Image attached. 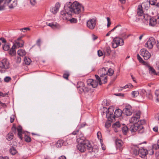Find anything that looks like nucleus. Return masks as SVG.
<instances>
[{
  "instance_id": "aec40b11",
  "label": "nucleus",
  "mask_w": 159,
  "mask_h": 159,
  "mask_svg": "<svg viewBox=\"0 0 159 159\" xmlns=\"http://www.w3.org/2000/svg\"><path fill=\"white\" fill-rule=\"evenodd\" d=\"M148 17L149 19V25L152 26H155L157 24L156 19L154 17L151 18L149 17Z\"/></svg>"
},
{
  "instance_id": "5fc2aeb1",
  "label": "nucleus",
  "mask_w": 159,
  "mask_h": 159,
  "mask_svg": "<svg viewBox=\"0 0 159 159\" xmlns=\"http://www.w3.org/2000/svg\"><path fill=\"white\" fill-rule=\"evenodd\" d=\"M107 27H109L110 26L111 24V20L110 18L108 17H107Z\"/></svg>"
},
{
  "instance_id": "e2e57ef3",
  "label": "nucleus",
  "mask_w": 159,
  "mask_h": 159,
  "mask_svg": "<svg viewBox=\"0 0 159 159\" xmlns=\"http://www.w3.org/2000/svg\"><path fill=\"white\" fill-rule=\"evenodd\" d=\"M113 125L114 126H116L117 127H120V123L119 121H117L115 124H114Z\"/></svg>"
},
{
  "instance_id": "a18cd8bd",
  "label": "nucleus",
  "mask_w": 159,
  "mask_h": 159,
  "mask_svg": "<svg viewBox=\"0 0 159 159\" xmlns=\"http://www.w3.org/2000/svg\"><path fill=\"white\" fill-rule=\"evenodd\" d=\"M159 148V145L157 142V144H153L152 145V149H153L157 150Z\"/></svg>"
},
{
  "instance_id": "72a5a7b5",
  "label": "nucleus",
  "mask_w": 159,
  "mask_h": 159,
  "mask_svg": "<svg viewBox=\"0 0 159 159\" xmlns=\"http://www.w3.org/2000/svg\"><path fill=\"white\" fill-rule=\"evenodd\" d=\"M122 129L123 134L125 135H126L128 131H129V129L128 127L126 126H123L122 128Z\"/></svg>"
},
{
  "instance_id": "412c9836",
  "label": "nucleus",
  "mask_w": 159,
  "mask_h": 159,
  "mask_svg": "<svg viewBox=\"0 0 159 159\" xmlns=\"http://www.w3.org/2000/svg\"><path fill=\"white\" fill-rule=\"evenodd\" d=\"M72 134L73 135H78L80 138L83 139L84 134L81 132L79 131V129H76V130L74 131Z\"/></svg>"
},
{
  "instance_id": "39448f33",
  "label": "nucleus",
  "mask_w": 159,
  "mask_h": 159,
  "mask_svg": "<svg viewBox=\"0 0 159 159\" xmlns=\"http://www.w3.org/2000/svg\"><path fill=\"white\" fill-rule=\"evenodd\" d=\"M129 131L131 132H134L137 131L139 133L142 134L144 131V129L143 126L139 124L133 125L130 127Z\"/></svg>"
},
{
  "instance_id": "58836bf2",
  "label": "nucleus",
  "mask_w": 159,
  "mask_h": 159,
  "mask_svg": "<svg viewBox=\"0 0 159 159\" xmlns=\"http://www.w3.org/2000/svg\"><path fill=\"white\" fill-rule=\"evenodd\" d=\"M89 91V89L85 87L84 86V88H83L82 89H79V91L81 93L82 92H84V93H86L87 92H88Z\"/></svg>"
},
{
  "instance_id": "c756f323",
  "label": "nucleus",
  "mask_w": 159,
  "mask_h": 159,
  "mask_svg": "<svg viewBox=\"0 0 159 159\" xmlns=\"http://www.w3.org/2000/svg\"><path fill=\"white\" fill-rule=\"evenodd\" d=\"M84 84L83 82L80 81L78 82L77 84V87L78 89L79 90L80 89H82L84 88Z\"/></svg>"
},
{
  "instance_id": "6e6552de",
  "label": "nucleus",
  "mask_w": 159,
  "mask_h": 159,
  "mask_svg": "<svg viewBox=\"0 0 159 159\" xmlns=\"http://www.w3.org/2000/svg\"><path fill=\"white\" fill-rule=\"evenodd\" d=\"M69 11L68 12H67L66 11H61V14L62 16V18L63 20L68 21L69 19L71 17V11Z\"/></svg>"
},
{
  "instance_id": "69168bd1",
  "label": "nucleus",
  "mask_w": 159,
  "mask_h": 159,
  "mask_svg": "<svg viewBox=\"0 0 159 159\" xmlns=\"http://www.w3.org/2000/svg\"><path fill=\"white\" fill-rule=\"evenodd\" d=\"M30 3L32 5H34L35 3H36V1L35 0H30Z\"/></svg>"
},
{
  "instance_id": "4c0bfd02",
  "label": "nucleus",
  "mask_w": 159,
  "mask_h": 159,
  "mask_svg": "<svg viewBox=\"0 0 159 159\" xmlns=\"http://www.w3.org/2000/svg\"><path fill=\"white\" fill-rule=\"evenodd\" d=\"M13 135L12 133H9L7 136V139L8 140H11L13 138Z\"/></svg>"
},
{
  "instance_id": "de8ad7c7",
  "label": "nucleus",
  "mask_w": 159,
  "mask_h": 159,
  "mask_svg": "<svg viewBox=\"0 0 159 159\" xmlns=\"http://www.w3.org/2000/svg\"><path fill=\"white\" fill-rule=\"evenodd\" d=\"M25 141L27 142H29L31 141V138L29 136H25L24 137Z\"/></svg>"
},
{
  "instance_id": "c85d7f7f",
  "label": "nucleus",
  "mask_w": 159,
  "mask_h": 159,
  "mask_svg": "<svg viewBox=\"0 0 159 159\" xmlns=\"http://www.w3.org/2000/svg\"><path fill=\"white\" fill-rule=\"evenodd\" d=\"M146 66L149 69V72L151 73L152 74H153L155 75H157L156 73L155 70L153 69L152 67L150 66L148 64H147Z\"/></svg>"
},
{
  "instance_id": "5701e85b",
  "label": "nucleus",
  "mask_w": 159,
  "mask_h": 159,
  "mask_svg": "<svg viewBox=\"0 0 159 159\" xmlns=\"http://www.w3.org/2000/svg\"><path fill=\"white\" fill-rule=\"evenodd\" d=\"M103 52L105 55L107 56H109L111 52L110 47H106L103 50Z\"/></svg>"
},
{
  "instance_id": "f3484780",
  "label": "nucleus",
  "mask_w": 159,
  "mask_h": 159,
  "mask_svg": "<svg viewBox=\"0 0 159 159\" xmlns=\"http://www.w3.org/2000/svg\"><path fill=\"white\" fill-rule=\"evenodd\" d=\"M46 24L47 25L50 26L53 29H59L60 27V25L56 22L52 23L46 22Z\"/></svg>"
},
{
  "instance_id": "f704fd0d",
  "label": "nucleus",
  "mask_w": 159,
  "mask_h": 159,
  "mask_svg": "<svg viewBox=\"0 0 159 159\" xmlns=\"http://www.w3.org/2000/svg\"><path fill=\"white\" fill-rule=\"evenodd\" d=\"M9 151L11 153L12 155H15L17 152V151L16 149L13 146H12V147L10 148Z\"/></svg>"
},
{
  "instance_id": "6ab92c4d",
  "label": "nucleus",
  "mask_w": 159,
  "mask_h": 159,
  "mask_svg": "<svg viewBox=\"0 0 159 159\" xmlns=\"http://www.w3.org/2000/svg\"><path fill=\"white\" fill-rule=\"evenodd\" d=\"M108 68H105L103 67L101 69L99 70L98 71V73L100 75L105 76L107 74Z\"/></svg>"
},
{
  "instance_id": "4be33fe9",
  "label": "nucleus",
  "mask_w": 159,
  "mask_h": 159,
  "mask_svg": "<svg viewBox=\"0 0 159 159\" xmlns=\"http://www.w3.org/2000/svg\"><path fill=\"white\" fill-rule=\"evenodd\" d=\"M24 42L23 40L21 41V42L16 41L13 45H15L16 46V47L17 48L19 47H22L24 46Z\"/></svg>"
},
{
  "instance_id": "6e6d98bb",
  "label": "nucleus",
  "mask_w": 159,
  "mask_h": 159,
  "mask_svg": "<svg viewBox=\"0 0 159 159\" xmlns=\"http://www.w3.org/2000/svg\"><path fill=\"white\" fill-rule=\"evenodd\" d=\"M8 92L7 93H2V92L0 91V97L2 96V97H4L7 95H8Z\"/></svg>"
},
{
  "instance_id": "ddd939ff",
  "label": "nucleus",
  "mask_w": 159,
  "mask_h": 159,
  "mask_svg": "<svg viewBox=\"0 0 159 159\" xmlns=\"http://www.w3.org/2000/svg\"><path fill=\"white\" fill-rule=\"evenodd\" d=\"M140 118V112H138L136 113L135 115L132 117L129 120V121L130 123H133L136 124V123L138 122L139 121V119Z\"/></svg>"
},
{
  "instance_id": "f257e3e1",
  "label": "nucleus",
  "mask_w": 159,
  "mask_h": 159,
  "mask_svg": "<svg viewBox=\"0 0 159 159\" xmlns=\"http://www.w3.org/2000/svg\"><path fill=\"white\" fill-rule=\"evenodd\" d=\"M77 141L78 143L77 147L81 152H84L86 149L91 153L98 151V149L93 147L89 142L85 138H78Z\"/></svg>"
},
{
  "instance_id": "4d7b16f0",
  "label": "nucleus",
  "mask_w": 159,
  "mask_h": 159,
  "mask_svg": "<svg viewBox=\"0 0 159 159\" xmlns=\"http://www.w3.org/2000/svg\"><path fill=\"white\" fill-rule=\"evenodd\" d=\"M133 20L134 22H138L140 20V18L136 16V17L133 18Z\"/></svg>"
},
{
  "instance_id": "20e7f679",
  "label": "nucleus",
  "mask_w": 159,
  "mask_h": 159,
  "mask_svg": "<svg viewBox=\"0 0 159 159\" xmlns=\"http://www.w3.org/2000/svg\"><path fill=\"white\" fill-rule=\"evenodd\" d=\"M64 10H84V7L77 1L72 3L70 2H67L64 6Z\"/></svg>"
},
{
  "instance_id": "bb28decb",
  "label": "nucleus",
  "mask_w": 159,
  "mask_h": 159,
  "mask_svg": "<svg viewBox=\"0 0 159 159\" xmlns=\"http://www.w3.org/2000/svg\"><path fill=\"white\" fill-rule=\"evenodd\" d=\"M124 113L127 116H129L132 114V112L129 108H125L123 110Z\"/></svg>"
},
{
  "instance_id": "49530a36",
  "label": "nucleus",
  "mask_w": 159,
  "mask_h": 159,
  "mask_svg": "<svg viewBox=\"0 0 159 159\" xmlns=\"http://www.w3.org/2000/svg\"><path fill=\"white\" fill-rule=\"evenodd\" d=\"M95 76L96 80H97V81L98 82L99 84L101 85L102 84V82H101L100 77H99L97 75H95Z\"/></svg>"
},
{
  "instance_id": "f8f14e48",
  "label": "nucleus",
  "mask_w": 159,
  "mask_h": 159,
  "mask_svg": "<svg viewBox=\"0 0 159 159\" xmlns=\"http://www.w3.org/2000/svg\"><path fill=\"white\" fill-rule=\"evenodd\" d=\"M150 7L148 1L143 3L138 6L137 10H148Z\"/></svg>"
},
{
  "instance_id": "2f4dec72",
  "label": "nucleus",
  "mask_w": 159,
  "mask_h": 159,
  "mask_svg": "<svg viewBox=\"0 0 159 159\" xmlns=\"http://www.w3.org/2000/svg\"><path fill=\"white\" fill-rule=\"evenodd\" d=\"M26 52L24 49H20L17 51L18 54L20 56H23L26 54Z\"/></svg>"
},
{
  "instance_id": "37998d69",
  "label": "nucleus",
  "mask_w": 159,
  "mask_h": 159,
  "mask_svg": "<svg viewBox=\"0 0 159 159\" xmlns=\"http://www.w3.org/2000/svg\"><path fill=\"white\" fill-rule=\"evenodd\" d=\"M155 95L156 97V99L157 101H159V90H157L155 92Z\"/></svg>"
},
{
  "instance_id": "0e129e2a",
  "label": "nucleus",
  "mask_w": 159,
  "mask_h": 159,
  "mask_svg": "<svg viewBox=\"0 0 159 159\" xmlns=\"http://www.w3.org/2000/svg\"><path fill=\"white\" fill-rule=\"evenodd\" d=\"M121 25H120V24H119V25H117V26H115L113 29L112 30H111L110 31L111 32H112V31H114L116 28H117V27H121Z\"/></svg>"
},
{
  "instance_id": "774afa93",
  "label": "nucleus",
  "mask_w": 159,
  "mask_h": 159,
  "mask_svg": "<svg viewBox=\"0 0 159 159\" xmlns=\"http://www.w3.org/2000/svg\"><path fill=\"white\" fill-rule=\"evenodd\" d=\"M58 159H66V157L64 156H61L58 158Z\"/></svg>"
},
{
  "instance_id": "c9c22d12",
  "label": "nucleus",
  "mask_w": 159,
  "mask_h": 159,
  "mask_svg": "<svg viewBox=\"0 0 159 159\" xmlns=\"http://www.w3.org/2000/svg\"><path fill=\"white\" fill-rule=\"evenodd\" d=\"M24 61L25 64L27 65H29L31 61L30 58L26 57H24Z\"/></svg>"
},
{
  "instance_id": "b1692460",
  "label": "nucleus",
  "mask_w": 159,
  "mask_h": 159,
  "mask_svg": "<svg viewBox=\"0 0 159 159\" xmlns=\"http://www.w3.org/2000/svg\"><path fill=\"white\" fill-rule=\"evenodd\" d=\"M142 91L143 93H144V92L146 93V96L148 98L150 99H152L153 97L150 90H148L147 91H146L145 90H143Z\"/></svg>"
},
{
  "instance_id": "e433bc0d",
  "label": "nucleus",
  "mask_w": 159,
  "mask_h": 159,
  "mask_svg": "<svg viewBox=\"0 0 159 159\" xmlns=\"http://www.w3.org/2000/svg\"><path fill=\"white\" fill-rule=\"evenodd\" d=\"M63 141L62 140L58 141L56 144V146L57 148L61 147L63 145Z\"/></svg>"
},
{
  "instance_id": "a19ab883",
  "label": "nucleus",
  "mask_w": 159,
  "mask_h": 159,
  "mask_svg": "<svg viewBox=\"0 0 159 159\" xmlns=\"http://www.w3.org/2000/svg\"><path fill=\"white\" fill-rule=\"evenodd\" d=\"M114 72V70L111 68L107 69V74L109 76H111L113 74Z\"/></svg>"
},
{
  "instance_id": "4468645a",
  "label": "nucleus",
  "mask_w": 159,
  "mask_h": 159,
  "mask_svg": "<svg viewBox=\"0 0 159 159\" xmlns=\"http://www.w3.org/2000/svg\"><path fill=\"white\" fill-rule=\"evenodd\" d=\"M87 84L88 85H91L93 88H96L98 85V82L95 80L89 79L87 81Z\"/></svg>"
},
{
  "instance_id": "8fccbe9b",
  "label": "nucleus",
  "mask_w": 159,
  "mask_h": 159,
  "mask_svg": "<svg viewBox=\"0 0 159 159\" xmlns=\"http://www.w3.org/2000/svg\"><path fill=\"white\" fill-rule=\"evenodd\" d=\"M69 75V74L68 73H66L63 74V77L64 79L68 80V77Z\"/></svg>"
},
{
  "instance_id": "79ce46f5",
  "label": "nucleus",
  "mask_w": 159,
  "mask_h": 159,
  "mask_svg": "<svg viewBox=\"0 0 159 159\" xmlns=\"http://www.w3.org/2000/svg\"><path fill=\"white\" fill-rule=\"evenodd\" d=\"M137 59L139 61V62L143 63L144 64H145L146 63V62L143 60L139 54H137Z\"/></svg>"
},
{
  "instance_id": "bf43d9fd",
  "label": "nucleus",
  "mask_w": 159,
  "mask_h": 159,
  "mask_svg": "<svg viewBox=\"0 0 159 159\" xmlns=\"http://www.w3.org/2000/svg\"><path fill=\"white\" fill-rule=\"evenodd\" d=\"M97 136L98 137V138L99 139H101V138H102V136H101V133L100 132H98L97 133Z\"/></svg>"
},
{
  "instance_id": "f03ea898",
  "label": "nucleus",
  "mask_w": 159,
  "mask_h": 159,
  "mask_svg": "<svg viewBox=\"0 0 159 159\" xmlns=\"http://www.w3.org/2000/svg\"><path fill=\"white\" fill-rule=\"evenodd\" d=\"M114 108L112 107H110L107 109L106 111V117L109 121L111 122H113L115 120V117H119L122 114V111L120 109H116L114 112V115H113V113Z\"/></svg>"
},
{
  "instance_id": "a878e982",
  "label": "nucleus",
  "mask_w": 159,
  "mask_h": 159,
  "mask_svg": "<svg viewBox=\"0 0 159 159\" xmlns=\"http://www.w3.org/2000/svg\"><path fill=\"white\" fill-rule=\"evenodd\" d=\"M22 127L20 126H18L17 128V129L18 131V136L21 140L22 139Z\"/></svg>"
},
{
  "instance_id": "052dcab7",
  "label": "nucleus",
  "mask_w": 159,
  "mask_h": 159,
  "mask_svg": "<svg viewBox=\"0 0 159 159\" xmlns=\"http://www.w3.org/2000/svg\"><path fill=\"white\" fill-rule=\"evenodd\" d=\"M21 58L20 57H17L16 62L17 63H20L21 61Z\"/></svg>"
},
{
  "instance_id": "680f3d73",
  "label": "nucleus",
  "mask_w": 159,
  "mask_h": 159,
  "mask_svg": "<svg viewBox=\"0 0 159 159\" xmlns=\"http://www.w3.org/2000/svg\"><path fill=\"white\" fill-rule=\"evenodd\" d=\"M0 40L2 41V42L4 43H6L7 41L6 39L3 38H0Z\"/></svg>"
},
{
  "instance_id": "393cba45",
  "label": "nucleus",
  "mask_w": 159,
  "mask_h": 159,
  "mask_svg": "<svg viewBox=\"0 0 159 159\" xmlns=\"http://www.w3.org/2000/svg\"><path fill=\"white\" fill-rule=\"evenodd\" d=\"M17 49L15 45H13L9 51L10 54L12 56H14L16 53V51L15 49Z\"/></svg>"
},
{
  "instance_id": "473e14b6",
  "label": "nucleus",
  "mask_w": 159,
  "mask_h": 159,
  "mask_svg": "<svg viewBox=\"0 0 159 159\" xmlns=\"http://www.w3.org/2000/svg\"><path fill=\"white\" fill-rule=\"evenodd\" d=\"M100 77L101 82L102 81L103 83L105 84L106 83L107 80V76H105L104 75H100Z\"/></svg>"
},
{
  "instance_id": "a211bd4d",
  "label": "nucleus",
  "mask_w": 159,
  "mask_h": 159,
  "mask_svg": "<svg viewBox=\"0 0 159 159\" xmlns=\"http://www.w3.org/2000/svg\"><path fill=\"white\" fill-rule=\"evenodd\" d=\"M137 16L143 17L146 20H148L147 18L148 17V15L144 14L143 11H138L137 12V15H136V16Z\"/></svg>"
},
{
  "instance_id": "13d9d810",
  "label": "nucleus",
  "mask_w": 159,
  "mask_h": 159,
  "mask_svg": "<svg viewBox=\"0 0 159 159\" xmlns=\"http://www.w3.org/2000/svg\"><path fill=\"white\" fill-rule=\"evenodd\" d=\"M98 55L99 57L102 56L103 55V52L102 51L100 50H99L98 51Z\"/></svg>"
},
{
  "instance_id": "09e8293b",
  "label": "nucleus",
  "mask_w": 159,
  "mask_h": 159,
  "mask_svg": "<svg viewBox=\"0 0 159 159\" xmlns=\"http://www.w3.org/2000/svg\"><path fill=\"white\" fill-rule=\"evenodd\" d=\"M133 87V86L131 84H129L125 85V86L123 87L122 88L123 89H126L127 88H132Z\"/></svg>"
},
{
  "instance_id": "ea45409f",
  "label": "nucleus",
  "mask_w": 159,
  "mask_h": 159,
  "mask_svg": "<svg viewBox=\"0 0 159 159\" xmlns=\"http://www.w3.org/2000/svg\"><path fill=\"white\" fill-rule=\"evenodd\" d=\"M131 94L134 98H135L139 95V93L137 91H134L132 92Z\"/></svg>"
},
{
  "instance_id": "9b49d317",
  "label": "nucleus",
  "mask_w": 159,
  "mask_h": 159,
  "mask_svg": "<svg viewBox=\"0 0 159 159\" xmlns=\"http://www.w3.org/2000/svg\"><path fill=\"white\" fill-rule=\"evenodd\" d=\"M140 55H142L145 60H147L151 57L150 53L145 48H143L140 51Z\"/></svg>"
},
{
  "instance_id": "9d476101",
  "label": "nucleus",
  "mask_w": 159,
  "mask_h": 159,
  "mask_svg": "<svg viewBox=\"0 0 159 159\" xmlns=\"http://www.w3.org/2000/svg\"><path fill=\"white\" fill-rule=\"evenodd\" d=\"M155 43V39L154 38L151 37L148 39L145 44V47L149 49H152Z\"/></svg>"
},
{
  "instance_id": "7c9ffc66",
  "label": "nucleus",
  "mask_w": 159,
  "mask_h": 159,
  "mask_svg": "<svg viewBox=\"0 0 159 159\" xmlns=\"http://www.w3.org/2000/svg\"><path fill=\"white\" fill-rule=\"evenodd\" d=\"M2 48L5 51H8L10 48V44L9 43H3L2 44Z\"/></svg>"
},
{
  "instance_id": "c03bdc74",
  "label": "nucleus",
  "mask_w": 159,
  "mask_h": 159,
  "mask_svg": "<svg viewBox=\"0 0 159 159\" xmlns=\"http://www.w3.org/2000/svg\"><path fill=\"white\" fill-rule=\"evenodd\" d=\"M67 21H70L72 23H77V20L76 19L72 18V19H69Z\"/></svg>"
},
{
  "instance_id": "0eeeda50",
  "label": "nucleus",
  "mask_w": 159,
  "mask_h": 159,
  "mask_svg": "<svg viewBox=\"0 0 159 159\" xmlns=\"http://www.w3.org/2000/svg\"><path fill=\"white\" fill-rule=\"evenodd\" d=\"M124 42L123 39L119 37H116L114 39L112 42V46L113 48H116L119 45L122 46L124 44Z\"/></svg>"
},
{
  "instance_id": "dca6fc26",
  "label": "nucleus",
  "mask_w": 159,
  "mask_h": 159,
  "mask_svg": "<svg viewBox=\"0 0 159 159\" xmlns=\"http://www.w3.org/2000/svg\"><path fill=\"white\" fill-rule=\"evenodd\" d=\"M116 147L117 149L121 150L123 148V142L120 139H116Z\"/></svg>"
},
{
  "instance_id": "864d4df0",
  "label": "nucleus",
  "mask_w": 159,
  "mask_h": 159,
  "mask_svg": "<svg viewBox=\"0 0 159 159\" xmlns=\"http://www.w3.org/2000/svg\"><path fill=\"white\" fill-rule=\"evenodd\" d=\"M111 125V123L109 121L106 122L105 124V127L106 128H109Z\"/></svg>"
},
{
  "instance_id": "cd10ccee",
  "label": "nucleus",
  "mask_w": 159,
  "mask_h": 159,
  "mask_svg": "<svg viewBox=\"0 0 159 159\" xmlns=\"http://www.w3.org/2000/svg\"><path fill=\"white\" fill-rule=\"evenodd\" d=\"M61 7L60 4L58 2H57L54 7H52L50 8V10H58Z\"/></svg>"
},
{
  "instance_id": "2eb2a0df",
  "label": "nucleus",
  "mask_w": 159,
  "mask_h": 159,
  "mask_svg": "<svg viewBox=\"0 0 159 159\" xmlns=\"http://www.w3.org/2000/svg\"><path fill=\"white\" fill-rule=\"evenodd\" d=\"M138 154L141 157H144L148 154L147 150L143 148H141L139 149Z\"/></svg>"
},
{
  "instance_id": "1a4fd4ad",
  "label": "nucleus",
  "mask_w": 159,
  "mask_h": 159,
  "mask_svg": "<svg viewBox=\"0 0 159 159\" xmlns=\"http://www.w3.org/2000/svg\"><path fill=\"white\" fill-rule=\"evenodd\" d=\"M96 19L92 18L89 20L87 22V25L88 28L91 30L94 29L96 23Z\"/></svg>"
},
{
  "instance_id": "423d86ee",
  "label": "nucleus",
  "mask_w": 159,
  "mask_h": 159,
  "mask_svg": "<svg viewBox=\"0 0 159 159\" xmlns=\"http://www.w3.org/2000/svg\"><path fill=\"white\" fill-rule=\"evenodd\" d=\"M9 67V63L6 58L3 59L0 61V71L3 73L5 71V70Z\"/></svg>"
},
{
  "instance_id": "338daca9",
  "label": "nucleus",
  "mask_w": 159,
  "mask_h": 159,
  "mask_svg": "<svg viewBox=\"0 0 159 159\" xmlns=\"http://www.w3.org/2000/svg\"><path fill=\"white\" fill-rule=\"evenodd\" d=\"M92 36L93 39V40H96L98 38L97 36H95V35H94L93 34H92Z\"/></svg>"
},
{
  "instance_id": "603ef678",
  "label": "nucleus",
  "mask_w": 159,
  "mask_h": 159,
  "mask_svg": "<svg viewBox=\"0 0 159 159\" xmlns=\"http://www.w3.org/2000/svg\"><path fill=\"white\" fill-rule=\"evenodd\" d=\"M11 80V78L10 77L7 76L4 79V81L5 82H8Z\"/></svg>"
},
{
  "instance_id": "7ed1b4c3",
  "label": "nucleus",
  "mask_w": 159,
  "mask_h": 159,
  "mask_svg": "<svg viewBox=\"0 0 159 159\" xmlns=\"http://www.w3.org/2000/svg\"><path fill=\"white\" fill-rule=\"evenodd\" d=\"M17 4L16 0H0V10L13 9Z\"/></svg>"
},
{
  "instance_id": "3c124183",
  "label": "nucleus",
  "mask_w": 159,
  "mask_h": 159,
  "mask_svg": "<svg viewBox=\"0 0 159 159\" xmlns=\"http://www.w3.org/2000/svg\"><path fill=\"white\" fill-rule=\"evenodd\" d=\"M156 1V0H149L148 2L150 5V4L153 5L155 4Z\"/></svg>"
}]
</instances>
